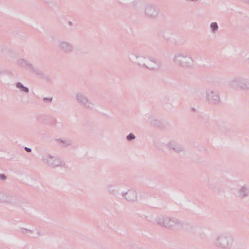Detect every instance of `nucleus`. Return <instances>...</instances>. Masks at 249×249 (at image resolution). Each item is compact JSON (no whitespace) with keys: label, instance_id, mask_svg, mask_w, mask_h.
Returning a JSON list of instances; mask_svg holds the SVG:
<instances>
[{"label":"nucleus","instance_id":"1","mask_svg":"<svg viewBox=\"0 0 249 249\" xmlns=\"http://www.w3.org/2000/svg\"><path fill=\"white\" fill-rule=\"evenodd\" d=\"M17 87L19 88L22 91H24L25 92H28V89L23 87L20 83L17 84Z\"/></svg>","mask_w":249,"mask_h":249},{"label":"nucleus","instance_id":"3","mask_svg":"<svg viewBox=\"0 0 249 249\" xmlns=\"http://www.w3.org/2000/svg\"><path fill=\"white\" fill-rule=\"evenodd\" d=\"M127 139L128 140H132V139H133L135 138V136H134V135L132 134H129L128 136H127Z\"/></svg>","mask_w":249,"mask_h":249},{"label":"nucleus","instance_id":"5","mask_svg":"<svg viewBox=\"0 0 249 249\" xmlns=\"http://www.w3.org/2000/svg\"><path fill=\"white\" fill-rule=\"evenodd\" d=\"M25 149H26V150L27 151H28V152H30V151H31V149H30V148H28V147H26V148H25Z\"/></svg>","mask_w":249,"mask_h":249},{"label":"nucleus","instance_id":"4","mask_svg":"<svg viewBox=\"0 0 249 249\" xmlns=\"http://www.w3.org/2000/svg\"><path fill=\"white\" fill-rule=\"evenodd\" d=\"M0 178H1L2 179H4L5 178V177L4 175H0Z\"/></svg>","mask_w":249,"mask_h":249},{"label":"nucleus","instance_id":"2","mask_svg":"<svg viewBox=\"0 0 249 249\" xmlns=\"http://www.w3.org/2000/svg\"><path fill=\"white\" fill-rule=\"evenodd\" d=\"M211 27L213 29L215 30L217 28V23L215 22H213L211 24Z\"/></svg>","mask_w":249,"mask_h":249}]
</instances>
